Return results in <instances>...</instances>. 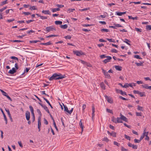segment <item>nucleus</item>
<instances>
[{"mask_svg": "<svg viewBox=\"0 0 151 151\" xmlns=\"http://www.w3.org/2000/svg\"><path fill=\"white\" fill-rule=\"evenodd\" d=\"M65 75H62L61 74H54L50 78L49 80L52 81L53 80H59L63 79L65 77Z\"/></svg>", "mask_w": 151, "mask_h": 151, "instance_id": "f257e3e1", "label": "nucleus"}, {"mask_svg": "<svg viewBox=\"0 0 151 151\" xmlns=\"http://www.w3.org/2000/svg\"><path fill=\"white\" fill-rule=\"evenodd\" d=\"M119 85H120V86H121L123 88H127V87H128L129 86H130L131 87H133V86H135L136 85V83H132V84L126 83L124 85V86H123L122 85L121 83H119Z\"/></svg>", "mask_w": 151, "mask_h": 151, "instance_id": "f03ea898", "label": "nucleus"}, {"mask_svg": "<svg viewBox=\"0 0 151 151\" xmlns=\"http://www.w3.org/2000/svg\"><path fill=\"white\" fill-rule=\"evenodd\" d=\"M45 29L47 32L56 30L55 28L53 26L47 27Z\"/></svg>", "mask_w": 151, "mask_h": 151, "instance_id": "7ed1b4c3", "label": "nucleus"}, {"mask_svg": "<svg viewBox=\"0 0 151 151\" xmlns=\"http://www.w3.org/2000/svg\"><path fill=\"white\" fill-rule=\"evenodd\" d=\"M63 104L64 107V111L69 114H71L73 111V108H72L70 111H69L68 110V108L66 106L64 105Z\"/></svg>", "mask_w": 151, "mask_h": 151, "instance_id": "20e7f679", "label": "nucleus"}, {"mask_svg": "<svg viewBox=\"0 0 151 151\" xmlns=\"http://www.w3.org/2000/svg\"><path fill=\"white\" fill-rule=\"evenodd\" d=\"M133 93H134L139 94L141 97L145 96V92H140L138 91L134 90L133 91Z\"/></svg>", "mask_w": 151, "mask_h": 151, "instance_id": "39448f33", "label": "nucleus"}, {"mask_svg": "<svg viewBox=\"0 0 151 151\" xmlns=\"http://www.w3.org/2000/svg\"><path fill=\"white\" fill-rule=\"evenodd\" d=\"M73 52L77 56H80L83 55V53L81 51H73Z\"/></svg>", "mask_w": 151, "mask_h": 151, "instance_id": "423d86ee", "label": "nucleus"}, {"mask_svg": "<svg viewBox=\"0 0 151 151\" xmlns=\"http://www.w3.org/2000/svg\"><path fill=\"white\" fill-rule=\"evenodd\" d=\"M102 71L106 78H110V75L108 73V72H106L105 70H104L103 69H102Z\"/></svg>", "mask_w": 151, "mask_h": 151, "instance_id": "0eeeda50", "label": "nucleus"}, {"mask_svg": "<svg viewBox=\"0 0 151 151\" xmlns=\"http://www.w3.org/2000/svg\"><path fill=\"white\" fill-rule=\"evenodd\" d=\"M38 128L39 129V131H40V127L41 126V118H40V116L38 117Z\"/></svg>", "mask_w": 151, "mask_h": 151, "instance_id": "6e6552de", "label": "nucleus"}, {"mask_svg": "<svg viewBox=\"0 0 151 151\" xmlns=\"http://www.w3.org/2000/svg\"><path fill=\"white\" fill-rule=\"evenodd\" d=\"M116 92L118 93H120L121 95H126V93L124 91H123L122 90H119L117 89H116Z\"/></svg>", "mask_w": 151, "mask_h": 151, "instance_id": "1a4fd4ad", "label": "nucleus"}, {"mask_svg": "<svg viewBox=\"0 0 151 151\" xmlns=\"http://www.w3.org/2000/svg\"><path fill=\"white\" fill-rule=\"evenodd\" d=\"M122 27V26L120 25V24H114V25L113 26H109V27L110 28H111L116 29L117 27Z\"/></svg>", "mask_w": 151, "mask_h": 151, "instance_id": "9d476101", "label": "nucleus"}, {"mask_svg": "<svg viewBox=\"0 0 151 151\" xmlns=\"http://www.w3.org/2000/svg\"><path fill=\"white\" fill-rule=\"evenodd\" d=\"M26 118L27 121H29L30 118V113L28 111H27L26 113Z\"/></svg>", "mask_w": 151, "mask_h": 151, "instance_id": "9b49d317", "label": "nucleus"}, {"mask_svg": "<svg viewBox=\"0 0 151 151\" xmlns=\"http://www.w3.org/2000/svg\"><path fill=\"white\" fill-rule=\"evenodd\" d=\"M106 58H107L105 59L103 61V62H104L105 63H107L109 62L110 60L112 59L111 57L109 56H107V57Z\"/></svg>", "mask_w": 151, "mask_h": 151, "instance_id": "f8f14e48", "label": "nucleus"}, {"mask_svg": "<svg viewBox=\"0 0 151 151\" xmlns=\"http://www.w3.org/2000/svg\"><path fill=\"white\" fill-rule=\"evenodd\" d=\"M128 145L129 147H132L134 149H137V145H133L130 142L128 143Z\"/></svg>", "mask_w": 151, "mask_h": 151, "instance_id": "ddd939ff", "label": "nucleus"}, {"mask_svg": "<svg viewBox=\"0 0 151 151\" xmlns=\"http://www.w3.org/2000/svg\"><path fill=\"white\" fill-rule=\"evenodd\" d=\"M0 110L1 111L2 114H3V116H4V120L6 122V124L7 123V119L6 118V116L5 114L4 113V112L3 110V109L1 108H0Z\"/></svg>", "mask_w": 151, "mask_h": 151, "instance_id": "4468645a", "label": "nucleus"}, {"mask_svg": "<svg viewBox=\"0 0 151 151\" xmlns=\"http://www.w3.org/2000/svg\"><path fill=\"white\" fill-rule=\"evenodd\" d=\"M16 72V70L15 68H13L11 70H9V73L11 74H13L14 73Z\"/></svg>", "mask_w": 151, "mask_h": 151, "instance_id": "2eb2a0df", "label": "nucleus"}, {"mask_svg": "<svg viewBox=\"0 0 151 151\" xmlns=\"http://www.w3.org/2000/svg\"><path fill=\"white\" fill-rule=\"evenodd\" d=\"M126 12H116V14L117 15L121 16H122L123 14H126Z\"/></svg>", "mask_w": 151, "mask_h": 151, "instance_id": "dca6fc26", "label": "nucleus"}, {"mask_svg": "<svg viewBox=\"0 0 151 151\" xmlns=\"http://www.w3.org/2000/svg\"><path fill=\"white\" fill-rule=\"evenodd\" d=\"M115 68L117 70L121 71L122 70V67L119 65H116L115 66Z\"/></svg>", "mask_w": 151, "mask_h": 151, "instance_id": "f3484780", "label": "nucleus"}, {"mask_svg": "<svg viewBox=\"0 0 151 151\" xmlns=\"http://www.w3.org/2000/svg\"><path fill=\"white\" fill-rule=\"evenodd\" d=\"M42 12L45 14H50V11L48 10H43Z\"/></svg>", "mask_w": 151, "mask_h": 151, "instance_id": "a211bd4d", "label": "nucleus"}, {"mask_svg": "<svg viewBox=\"0 0 151 151\" xmlns=\"http://www.w3.org/2000/svg\"><path fill=\"white\" fill-rule=\"evenodd\" d=\"M92 118H93V117L94 116H95V108L94 106H92Z\"/></svg>", "mask_w": 151, "mask_h": 151, "instance_id": "6ab92c4d", "label": "nucleus"}, {"mask_svg": "<svg viewBox=\"0 0 151 151\" xmlns=\"http://www.w3.org/2000/svg\"><path fill=\"white\" fill-rule=\"evenodd\" d=\"M42 107L48 113H50V111L48 108L45 105H44Z\"/></svg>", "mask_w": 151, "mask_h": 151, "instance_id": "aec40b11", "label": "nucleus"}, {"mask_svg": "<svg viewBox=\"0 0 151 151\" xmlns=\"http://www.w3.org/2000/svg\"><path fill=\"white\" fill-rule=\"evenodd\" d=\"M146 128H145L144 130L143 133V134L145 136H147L148 134V132H146Z\"/></svg>", "mask_w": 151, "mask_h": 151, "instance_id": "412c9836", "label": "nucleus"}, {"mask_svg": "<svg viewBox=\"0 0 151 151\" xmlns=\"http://www.w3.org/2000/svg\"><path fill=\"white\" fill-rule=\"evenodd\" d=\"M117 122L118 123H122V119L121 117H117Z\"/></svg>", "mask_w": 151, "mask_h": 151, "instance_id": "4be33fe9", "label": "nucleus"}, {"mask_svg": "<svg viewBox=\"0 0 151 151\" xmlns=\"http://www.w3.org/2000/svg\"><path fill=\"white\" fill-rule=\"evenodd\" d=\"M122 119V120H123L124 121L126 122H127V118L125 116H122V117H120Z\"/></svg>", "mask_w": 151, "mask_h": 151, "instance_id": "5701e85b", "label": "nucleus"}, {"mask_svg": "<svg viewBox=\"0 0 151 151\" xmlns=\"http://www.w3.org/2000/svg\"><path fill=\"white\" fill-rule=\"evenodd\" d=\"M0 91L1 92L2 95H3L4 96H6L8 95L7 93L2 90L0 89Z\"/></svg>", "mask_w": 151, "mask_h": 151, "instance_id": "b1692460", "label": "nucleus"}, {"mask_svg": "<svg viewBox=\"0 0 151 151\" xmlns=\"http://www.w3.org/2000/svg\"><path fill=\"white\" fill-rule=\"evenodd\" d=\"M52 44L51 42L50 41L46 43H41L40 44V45H50Z\"/></svg>", "mask_w": 151, "mask_h": 151, "instance_id": "393cba45", "label": "nucleus"}, {"mask_svg": "<svg viewBox=\"0 0 151 151\" xmlns=\"http://www.w3.org/2000/svg\"><path fill=\"white\" fill-rule=\"evenodd\" d=\"M60 10V9L59 8H54L52 9V10L53 12H55L57 11H59Z\"/></svg>", "mask_w": 151, "mask_h": 151, "instance_id": "a878e982", "label": "nucleus"}, {"mask_svg": "<svg viewBox=\"0 0 151 151\" xmlns=\"http://www.w3.org/2000/svg\"><path fill=\"white\" fill-rule=\"evenodd\" d=\"M29 108L30 109L32 114H34V109L31 106H29Z\"/></svg>", "mask_w": 151, "mask_h": 151, "instance_id": "bb28decb", "label": "nucleus"}, {"mask_svg": "<svg viewBox=\"0 0 151 151\" xmlns=\"http://www.w3.org/2000/svg\"><path fill=\"white\" fill-rule=\"evenodd\" d=\"M128 17L129 19H132L133 20H137V17H133L132 16H129Z\"/></svg>", "mask_w": 151, "mask_h": 151, "instance_id": "cd10ccee", "label": "nucleus"}, {"mask_svg": "<svg viewBox=\"0 0 151 151\" xmlns=\"http://www.w3.org/2000/svg\"><path fill=\"white\" fill-rule=\"evenodd\" d=\"M60 27L61 28L63 29H66L67 28L68 25L66 24H65L63 25H61L60 26Z\"/></svg>", "mask_w": 151, "mask_h": 151, "instance_id": "c85d7f7f", "label": "nucleus"}, {"mask_svg": "<svg viewBox=\"0 0 151 151\" xmlns=\"http://www.w3.org/2000/svg\"><path fill=\"white\" fill-rule=\"evenodd\" d=\"M40 42V40H30L29 42L31 43H36L38 42Z\"/></svg>", "mask_w": 151, "mask_h": 151, "instance_id": "c756f323", "label": "nucleus"}, {"mask_svg": "<svg viewBox=\"0 0 151 151\" xmlns=\"http://www.w3.org/2000/svg\"><path fill=\"white\" fill-rule=\"evenodd\" d=\"M100 86L103 89H105V86L103 83V82H102L100 84Z\"/></svg>", "mask_w": 151, "mask_h": 151, "instance_id": "7c9ffc66", "label": "nucleus"}, {"mask_svg": "<svg viewBox=\"0 0 151 151\" xmlns=\"http://www.w3.org/2000/svg\"><path fill=\"white\" fill-rule=\"evenodd\" d=\"M52 119L53 120V124L54 125V126L55 127V129H56V130L58 131V129L57 128V127L56 125V124H55V120H54V119H53V118H52Z\"/></svg>", "mask_w": 151, "mask_h": 151, "instance_id": "2f4dec72", "label": "nucleus"}, {"mask_svg": "<svg viewBox=\"0 0 151 151\" xmlns=\"http://www.w3.org/2000/svg\"><path fill=\"white\" fill-rule=\"evenodd\" d=\"M62 23V22L61 21H56L55 22V24L57 25L61 24Z\"/></svg>", "mask_w": 151, "mask_h": 151, "instance_id": "473e14b6", "label": "nucleus"}, {"mask_svg": "<svg viewBox=\"0 0 151 151\" xmlns=\"http://www.w3.org/2000/svg\"><path fill=\"white\" fill-rule=\"evenodd\" d=\"M135 64L137 66H142L143 65V63H136Z\"/></svg>", "mask_w": 151, "mask_h": 151, "instance_id": "72a5a7b5", "label": "nucleus"}, {"mask_svg": "<svg viewBox=\"0 0 151 151\" xmlns=\"http://www.w3.org/2000/svg\"><path fill=\"white\" fill-rule=\"evenodd\" d=\"M124 42L125 43H126L128 45H130V44L128 43V42H130L128 40V39H125L124 40Z\"/></svg>", "mask_w": 151, "mask_h": 151, "instance_id": "f704fd0d", "label": "nucleus"}, {"mask_svg": "<svg viewBox=\"0 0 151 151\" xmlns=\"http://www.w3.org/2000/svg\"><path fill=\"white\" fill-rule=\"evenodd\" d=\"M81 121L82 120H81L79 123V126H80V127H81V128L82 129V131L83 130V125H82V122H81Z\"/></svg>", "mask_w": 151, "mask_h": 151, "instance_id": "c9c22d12", "label": "nucleus"}, {"mask_svg": "<svg viewBox=\"0 0 151 151\" xmlns=\"http://www.w3.org/2000/svg\"><path fill=\"white\" fill-rule=\"evenodd\" d=\"M106 39L109 41L110 42H115V40L112 39L106 38Z\"/></svg>", "mask_w": 151, "mask_h": 151, "instance_id": "e433bc0d", "label": "nucleus"}, {"mask_svg": "<svg viewBox=\"0 0 151 151\" xmlns=\"http://www.w3.org/2000/svg\"><path fill=\"white\" fill-rule=\"evenodd\" d=\"M137 109L139 111H143V107L139 106H137Z\"/></svg>", "mask_w": 151, "mask_h": 151, "instance_id": "4c0bfd02", "label": "nucleus"}, {"mask_svg": "<svg viewBox=\"0 0 151 151\" xmlns=\"http://www.w3.org/2000/svg\"><path fill=\"white\" fill-rule=\"evenodd\" d=\"M37 112L40 115V116H40V118H41V116H42V114L40 111L39 109H37Z\"/></svg>", "mask_w": 151, "mask_h": 151, "instance_id": "58836bf2", "label": "nucleus"}, {"mask_svg": "<svg viewBox=\"0 0 151 151\" xmlns=\"http://www.w3.org/2000/svg\"><path fill=\"white\" fill-rule=\"evenodd\" d=\"M75 10V9H69L68 10V12L69 13L73 12V11Z\"/></svg>", "mask_w": 151, "mask_h": 151, "instance_id": "ea45409f", "label": "nucleus"}, {"mask_svg": "<svg viewBox=\"0 0 151 151\" xmlns=\"http://www.w3.org/2000/svg\"><path fill=\"white\" fill-rule=\"evenodd\" d=\"M89 8H85L83 9H79V10L81 12H83L84 11H86L88 10H89Z\"/></svg>", "mask_w": 151, "mask_h": 151, "instance_id": "a19ab883", "label": "nucleus"}, {"mask_svg": "<svg viewBox=\"0 0 151 151\" xmlns=\"http://www.w3.org/2000/svg\"><path fill=\"white\" fill-rule=\"evenodd\" d=\"M101 31L102 32H108L109 31V30L108 29L103 28L101 29Z\"/></svg>", "mask_w": 151, "mask_h": 151, "instance_id": "79ce46f5", "label": "nucleus"}, {"mask_svg": "<svg viewBox=\"0 0 151 151\" xmlns=\"http://www.w3.org/2000/svg\"><path fill=\"white\" fill-rule=\"evenodd\" d=\"M124 137H125V138L129 140H131V138L130 137H129V136H128L126 134H124Z\"/></svg>", "mask_w": 151, "mask_h": 151, "instance_id": "37998d69", "label": "nucleus"}, {"mask_svg": "<svg viewBox=\"0 0 151 151\" xmlns=\"http://www.w3.org/2000/svg\"><path fill=\"white\" fill-rule=\"evenodd\" d=\"M11 58L12 59H14V60H16L17 61H18V58H17L16 57H15V56H12L11 57Z\"/></svg>", "mask_w": 151, "mask_h": 151, "instance_id": "c03bdc74", "label": "nucleus"}, {"mask_svg": "<svg viewBox=\"0 0 151 151\" xmlns=\"http://www.w3.org/2000/svg\"><path fill=\"white\" fill-rule=\"evenodd\" d=\"M134 57L135 58L138 59H142V58H141L139 55H134Z\"/></svg>", "mask_w": 151, "mask_h": 151, "instance_id": "a18cd8bd", "label": "nucleus"}, {"mask_svg": "<svg viewBox=\"0 0 151 151\" xmlns=\"http://www.w3.org/2000/svg\"><path fill=\"white\" fill-rule=\"evenodd\" d=\"M111 135L113 136V137H116V133L115 132H113L110 133Z\"/></svg>", "mask_w": 151, "mask_h": 151, "instance_id": "49530a36", "label": "nucleus"}, {"mask_svg": "<svg viewBox=\"0 0 151 151\" xmlns=\"http://www.w3.org/2000/svg\"><path fill=\"white\" fill-rule=\"evenodd\" d=\"M142 87L148 89V86L147 84H144L142 85Z\"/></svg>", "mask_w": 151, "mask_h": 151, "instance_id": "de8ad7c7", "label": "nucleus"}, {"mask_svg": "<svg viewBox=\"0 0 151 151\" xmlns=\"http://www.w3.org/2000/svg\"><path fill=\"white\" fill-rule=\"evenodd\" d=\"M14 66L15 67V69L17 70L19 69V67L18 66V64L17 63H16L14 65Z\"/></svg>", "mask_w": 151, "mask_h": 151, "instance_id": "09e8293b", "label": "nucleus"}, {"mask_svg": "<svg viewBox=\"0 0 151 151\" xmlns=\"http://www.w3.org/2000/svg\"><path fill=\"white\" fill-rule=\"evenodd\" d=\"M7 0H5L4 1H3V2H1V5H4L6 4H7Z\"/></svg>", "mask_w": 151, "mask_h": 151, "instance_id": "8fccbe9b", "label": "nucleus"}, {"mask_svg": "<svg viewBox=\"0 0 151 151\" xmlns=\"http://www.w3.org/2000/svg\"><path fill=\"white\" fill-rule=\"evenodd\" d=\"M30 9L31 10H36L37 9L36 8L35 6H30Z\"/></svg>", "mask_w": 151, "mask_h": 151, "instance_id": "3c124183", "label": "nucleus"}, {"mask_svg": "<svg viewBox=\"0 0 151 151\" xmlns=\"http://www.w3.org/2000/svg\"><path fill=\"white\" fill-rule=\"evenodd\" d=\"M30 68H26V70H24V73H23L22 75H23L24 73L25 72L27 73L30 70Z\"/></svg>", "mask_w": 151, "mask_h": 151, "instance_id": "603ef678", "label": "nucleus"}, {"mask_svg": "<svg viewBox=\"0 0 151 151\" xmlns=\"http://www.w3.org/2000/svg\"><path fill=\"white\" fill-rule=\"evenodd\" d=\"M107 57V56H106L105 55H101L100 56V57L101 59L106 58Z\"/></svg>", "mask_w": 151, "mask_h": 151, "instance_id": "864d4df0", "label": "nucleus"}, {"mask_svg": "<svg viewBox=\"0 0 151 151\" xmlns=\"http://www.w3.org/2000/svg\"><path fill=\"white\" fill-rule=\"evenodd\" d=\"M146 29L147 30H151V25H147L146 26Z\"/></svg>", "mask_w": 151, "mask_h": 151, "instance_id": "5fc2aeb1", "label": "nucleus"}, {"mask_svg": "<svg viewBox=\"0 0 151 151\" xmlns=\"http://www.w3.org/2000/svg\"><path fill=\"white\" fill-rule=\"evenodd\" d=\"M119 98L121 99H122L123 100H128V99H126V98H124L123 97H122V96H119Z\"/></svg>", "mask_w": 151, "mask_h": 151, "instance_id": "6e6d98bb", "label": "nucleus"}, {"mask_svg": "<svg viewBox=\"0 0 151 151\" xmlns=\"http://www.w3.org/2000/svg\"><path fill=\"white\" fill-rule=\"evenodd\" d=\"M106 111L108 113L113 114V112L111 110L108 109H106Z\"/></svg>", "mask_w": 151, "mask_h": 151, "instance_id": "4d7b16f0", "label": "nucleus"}, {"mask_svg": "<svg viewBox=\"0 0 151 151\" xmlns=\"http://www.w3.org/2000/svg\"><path fill=\"white\" fill-rule=\"evenodd\" d=\"M56 6L58 7L59 8L63 7L64 6L63 5H60L58 4L56 5Z\"/></svg>", "mask_w": 151, "mask_h": 151, "instance_id": "13d9d810", "label": "nucleus"}, {"mask_svg": "<svg viewBox=\"0 0 151 151\" xmlns=\"http://www.w3.org/2000/svg\"><path fill=\"white\" fill-rule=\"evenodd\" d=\"M111 52L114 53H117V51L115 49L113 48L111 49Z\"/></svg>", "mask_w": 151, "mask_h": 151, "instance_id": "bf43d9fd", "label": "nucleus"}, {"mask_svg": "<svg viewBox=\"0 0 151 151\" xmlns=\"http://www.w3.org/2000/svg\"><path fill=\"white\" fill-rule=\"evenodd\" d=\"M135 29L138 32H142V30L141 29H140L138 28H135Z\"/></svg>", "mask_w": 151, "mask_h": 151, "instance_id": "052dcab7", "label": "nucleus"}, {"mask_svg": "<svg viewBox=\"0 0 151 151\" xmlns=\"http://www.w3.org/2000/svg\"><path fill=\"white\" fill-rule=\"evenodd\" d=\"M40 18L42 19H47V17L44 16H40Z\"/></svg>", "mask_w": 151, "mask_h": 151, "instance_id": "680f3d73", "label": "nucleus"}, {"mask_svg": "<svg viewBox=\"0 0 151 151\" xmlns=\"http://www.w3.org/2000/svg\"><path fill=\"white\" fill-rule=\"evenodd\" d=\"M136 115L137 116H141L142 113H139L138 112H136Z\"/></svg>", "mask_w": 151, "mask_h": 151, "instance_id": "e2e57ef3", "label": "nucleus"}, {"mask_svg": "<svg viewBox=\"0 0 151 151\" xmlns=\"http://www.w3.org/2000/svg\"><path fill=\"white\" fill-rule=\"evenodd\" d=\"M107 101L108 102L110 103H112V101L111 99L110 98H108Z\"/></svg>", "mask_w": 151, "mask_h": 151, "instance_id": "0e129e2a", "label": "nucleus"}, {"mask_svg": "<svg viewBox=\"0 0 151 151\" xmlns=\"http://www.w3.org/2000/svg\"><path fill=\"white\" fill-rule=\"evenodd\" d=\"M112 121L115 123H117V119L116 118H113L112 119Z\"/></svg>", "mask_w": 151, "mask_h": 151, "instance_id": "69168bd1", "label": "nucleus"}, {"mask_svg": "<svg viewBox=\"0 0 151 151\" xmlns=\"http://www.w3.org/2000/svg\"><path fill=\"white\" fill-rule=\"evenodd\" d=\"M134 141L135 143H139L141 141L140 139H134Z\"/></svg>", "mask_w": 151, "mask_h": 151, "instance_id": "338daca9", "label": "nucleus"}, {"mask_svg": "<svg viewBox=\"0 0 151 151\" xmlns=\"http://www.w3.org/2000/svg\"><path fill=\"white\" fill-rule=\"evenodd\" d=\"M121 150L122 151H127L128 150L125 148L123 147H121Z\"/></svg>", "mask_w": 151, "mask_h": 151, "instance_id": "774afa93", "label": "nucleus"}]
</instances>
